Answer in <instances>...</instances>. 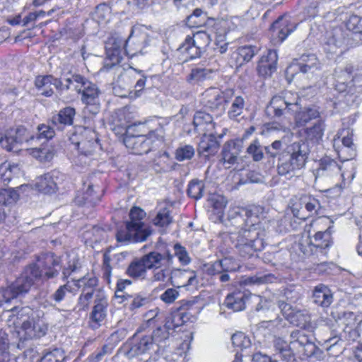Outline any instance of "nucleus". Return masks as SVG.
<instances>
[{
  "mask_svg": "<svg viewBox=\"0 0 362 362\" xmlns=\"http://www.w3.org/2000/svg\"><path fill=\"white\" fill-rule=\"evenodd\" d=\"M158 345L153 341L150 336L142 337L137 342L129 347L125 351L126 356L131 359L143 354H158Z\"/></svg>",
  "mask_w": 362,
  "mask_h": 362,
  "instance_id": "nucleus-17",
  "label": "nucleus"
},
{
  "mask_svg": "<svg viewBox=\"0 0 362 362\" xmlns=\"http://www.w3.org/2000/svg\"><path fill=\"white\" fill-rule=\"evenodd\" d=\"M312 298L315 304L322 308H328L334 300L332 291L327 286L322 284L315 286Z\"/></svg>",
  "mask_w": 362,
  "mask_h": 362,
  "instance_id": "nucleus-28",
  "label": "nucleus"
},
{
  "mask_svg": "<svg viewBox=\"0 0 362 362\" xmlns=\"http://www.w3.org/2000/svg\"><path fill=\"white\" fill-rule=\"evenodd\" d=\"M36 135H28L29 141H35L44 140L42 144H45L48 140L52 139L55 135L54 129L49 125L41 124L37 127Z\"/></svg>",
  "mask_w": 362,
  "mask_h": 362,
  "instance_id": "nucleus-40",
  "label": "nucleus"
},
{
  "mask_svg": "<svg viewBox=\"0 0 362 362\" xmlns=\"http://www.w3.org/2000/svg\"><path fill=\"white\" fill-rule=\"evenodd\" d=\"M317 59L313 54H303L298 59H295L287 68L286 74L294 75V72L300 71L303 74L317 69Z\"/></svg>",
  "mask_w": 362,
  "mask_h": 362,
  "instance_id": "nucleus-21",
  "label": "nucleus"
},
{
  "mask_svg": "<svg viewBox=\"0 0 362 362\" xmlns=\"http://www.w3.org/2000/svg\"><path fill=\"white\" fill-rule=\"evenodd\" d=\"M35 86L42 95L49 97L54 93L52 75L37 76Z\"/></svg>",
  "mask_w": 362,
  "mask_h": 362,
  "instance_id": "nucleus-37",
  "label": "nucleus"
},
{
  "mask_svg": "<svg viewBox=\"0 0 362 362\" xmlns=\"http://www.w3.org/2000/svg\"><path fill=\"white\" fill-rule=\"evenodd\" d=\"M13 288V287L11 284L7 288L0 289V305L8 303L11 300L19 297L15 289Z\"/></svg>",
  "mask_w": 362,
  "mask_h": 362,
  "instance_id": "nucleus-63",
  "label": "nucleus"
},
{
  "mask_svg": "<svg viewBox=\"0 0 362 362\" xmlns=\"http://www.w3.org/2000/svg\"><path fill=\"white\" fill-rule=\"evenodd\" d=\"M154 225L159 227H166L173 222V218L170 216V211L163 208L160 210L153 218Z\"/></svg>",
  "mask_w": 362,
  "mask_h": 362,
  "instance_id": "nucleus-52",
  "label": "nucleus"
},
{
  "mask_svg": "<svg viewBox=\"0 0 362 362\" xmlns=\"http://www.w3.org/2000/svg\"><path fill=\"white\" fill-rule=\"evenodd\" d=\"M344 317L346 320V329L347 330L344 331V337L348 341H354L359 337L358 331L355 328L356 325H359L361 322V320L358 322H356L357 316L353 312H344Z\"/></svg>",
  "mask_w": 362,
  "mask_h": 362,
  "instance_id": "nucleus-34",
  "label": "nucleus"
},
{
  "mask_svg": "<svg viewBox=\"0 0 362 362\" xmlns=\"http://www.w3.org/2000/svg\"><path fill=\"white\" fill-rule=\"evenodd\" d=\"M219 142L213 132L209 133V135L204 134L203 138L199 142L198 152L200 155L209 158L210 156H214L219 149Z\"/></svg>",
  "mask_w": 362,
  "mask_h": 362,
  "instance_id": "nucleus-29",
  "label": "nucleus"
},
{
  "mask_svg": "<svg viewBox=\"0 0 362 362\" xmlns=\"http://www.w3.org/2000/svg\"><path fill=\"white\" fill-rule=\"evenodd\" d=\"M342 30L339 28H334L330 31H327L325 37V44L327 47L325 49L329 52L334 53L337 49L344 43Z\"/></svg>",
  "mask_w": 362,
  "mask_h": 362,
  "instance_id": "nucleus-32",
  "label": "nucleus"
},
{
  "mask_svg": "<svg viewBox=\"0 0 362 362\" xmlns=\"http://www.w3.org/2000/svg\"><path fill=\"white\" fill-rule=\"evenodd\" d=\"M245 105L244 98L242 96H235L228 111L229 118L236 119L243 112Z\"/></svg>",
  "mask_w": 362,
  "mask_h": 362,
  "instance_id": "nucleus-49",
  "label": "nucleus"
},
{
  "mask_svg": "<svg viewBox=\"0 0 362 362\" xmlns=\"http://www.w3.org/2000/svg\"><path fill=\"white\" fill-rule=\"evenodd\" d=\"M246 153L255 162H259L264 158L263 146L258 139H255L250 144Z\"/></svg>",
  "mask_w": 362,
  "mask_h": 362,
  "instance_id": "nucleus-47",
  "label": "nucleus"
},
{
  "mask_svg": "<svg viewBox=\"0 0 362 362\" xmlns=\"http://www.w3.org/2000/svg\"><path fill=\"white\" fill-rule=\"evenodd\" d=\"M28 141V131L23 127H19L1 135L0 146L8 152H18L21 144Z\"/></svg>",
  "mask_w": 362,
  "mask_h": 362,
  "instance_id": "nucleus-12",
  "label": "nucleus"
},
{
  "mask_svg": "<svg viewBox=\"0 0 362 362\" xmlns=\"http://www.w3.org/2000/svg\"><path fill=\"white\" fill-rule=\"evenodd\" d=\"M301 99L297 94L286 93L284 95H275L266 108L268 115L281 119L287 115H294L296 125L305 127L313 119L322 118L320 107L315 105L302 108Z\"/></svg>",
  "mask_w": 362,
  "mask_h": 362,
  "instance_id": "nucleus-3",
  "label": "nucleus"
},
{
  "mask_svg": "<svg viewBox=\"0 0 362 362\" xmlns=\"http://www.w3.org/2000/svg\"><path fill=\"white\" fill-rule=\"evenodd\" d=\"M230 95V90L222 92L216 88H210L202 93L201 103L206 110L221 116L226 110V105L229 102Z\"/></svg>",
  "mask_w": 362,
  "mask_h": 362,
  "instance_id": "nucleus-8",
  "label": "nucleus"
},
{
  "mask_svg": "<svg viewBox=\"0 0 362 362\" xmlns=\"http://www.w3.org/2000/svg\"><path fill=\"white\" fill-rule=\"evenodd\" d=\"M149 336L152 337L153 341L158 345V354H162L165 350L166 346L165 341L168 339L170 332L161 328V327H158L154 329L152 334Z\"/></svg>",
  "mask_w": 362,
  "mask_h": 362,
  "instance_id": "nucleus-42",
  "label": "nucleus"
},
{
  "mask_svg": "<svg viewBox=\"0 0 362 362\" xmlns=\"http://www.w3.org/2000/svg\"><path fill=\"white\" fill-rule=\"evenodd\" d=\"M128 297H129V309L131 310H134L145 306L150 301V299L147 296L141 293L128 295Z\"/></svg>",
  "mask_w": 362,
  "mask_h": 362,
  "instance_id": "nucleus-56",
  "label": "nucleus"
},
{
  "mask_svg": "<svg viewBox=\"0 0 362 362\" xmlns=\"http://www.w3.org/2000/svg\"><path fill=\"white\" fill-rule=\"evenodd\" d=\"M247 298L248 295L245 291H236L226 296L224 305L235 312L241 311L245 308Z\"/></svg>",
  "mask_w": 362,
  "mask_h": 362,
  "instance_id": "nucleus-31",
  "label": "nucleus"
},
{
  "mask_svg": "<svg viewBox=\"0 0 362 362\" xmlns=\"http://www.w3.org/2000/svg\"><path fill=\"white\" fill-rule=\"evenodd\" d=\"M325 127V119H318L313 126L305 128V141L293 142L279 154L277 163L279 175L291 176L305 166L310 153L308 140L318 142L323 137Z\"/></svg>",
  "mask_w": 362,
  "mask_h": 362,
  "instance_id": "nucleus-2",
  "label": "nucleus"
},
{
  "mask_svg": "<svg viewBox=\"0 0 362 362\" xmlns=\"http://www.w3.org/2000/svg\"><path fill=\"white\" fill-rule=\"evenodd\" d=\"M341 168L336 160L325 156L319 160V167L315 170V177L331 175L339 173Z\"/></svg>",
  "mask_w": 362,
  "mask_h": 362,
  "instance_id": "nucleus-33",
  "label": "nucleus"
},
{
  "mask_svg": "<svg viewBox=\"0 0 362 362\" xmlns=\"http://www.w3.org/2000/svg\"><path fill=\"white\" fill-rule=\"evenodd\" d=\"M21 275L33 285L37 281L41 279L43 280L42 271L40 269L39 264L35 263L26 267Z\"/></svg>",
  "mask_w": 362,
  "mask_h": 362,
  "instance_id": "nucleus-44",
  "label": "nucleus"
},
{
  "mask_svg": "<svg viewBox=\"0 0 362 362\" xmlns=\"http://www.w3.org/2000/svg\"><path fill=\"white\" fill-rule=\"evenodd\" d=\"M132 127L127 129V134L123 141L127 148L137 155L146 154L151 151L157 150L163 144L164 131L163 127L158 124V127L149 130L147 134L130 135L129 131Z\"/></svg>",
  "mask_w": 362,
  "mask_h": 362,
  "instance_id": "nucleus-5",
  "label": "nucleus"
},
{
  "mask_svg": "<svg viewBox=\"0 0 362 362\" xmlns=\"http://www.w3.org/2000/svg\"><path fill=\"white\" fill-rule=\"evenodd\" d=\"M297 202L292 206L293 216L302 220L306 219L305 211L308 216L318 215L321 206L318 199L310 194H303L296 197Z\"/></svg>",
  "mask_w": 362,
  "mask_h": 362,
  "instance_id": "nucleus-11",
  "label": "nucleus"
},
{
  "mask_svg": "<svg viewBox=\"0 0 362 362\" xmlns=\"http://www.w3.org/2000/svg\"><path fill=\"white\" fill-rule=\"evenodd\" d=\"M174 255L170 254L168 251L165 252L163 254H160L158 252L153 251L140 257L146 270L160 268L161 261L165 259L170 265L173 264Z\"/></svg>",
  "mask_w": 362,
  "mask_h": 362,
  "instance_id": "nucleus-24",
  "label": "nucleus"
},
{
  "mask_svg": "<svg viewBox=\"0 0 362 362\" xmlns=\"http://www.w3.org/2000/svg\"><path fill=\"white\" fill-rule=\"evenodd\" d=\"M354 67L351 64H346L344 66H337L334 69V76L336 81L340 85L345 86L349 82L354 81V76H353ZM341 90H344L345 87L342 88H339Z\"/></svg>",
  "mask_w": 362,
  "mask_h": 362,
  "instance_id": "nucleus-36",
  "label": "nucleus"
},
{
  "mask_svg": "<svg viewBox=\"0 0 362 362\" xmlns=\"http://www.w3.org/2000/svg\"><path fill=\"white\" fill-rule=\"evenodd\" d=\"M193 125L198 132H202L204 134L211 133L214 129L215 123L211 114L206 111H197L193 118Z\"/></svg>",
  "mask_w": 362,
  "mask_h": 362,
  "instance_id": "nucleus-27",
  "label": "nucleus"
},
{
  "mask_svg": "<svg viewBox=\"0 0 362 362\" xmlns=\"http://www.w3.org/2000/svg\"><path fill=\"white\" fill-rule=\"evenodd\" d=\"M278 54L276 50L270 49L266 56L262 57L258 66L257 71L259 75L264 77L270 76L276 71Z\"/></svg>",
  "mask_w": 362,
  "mask_h": 362,
  "instance_id": "nucleus-26",
  "label": "nucleus"
},
{
  "mask_svg": "<svg viewBox=\"0 0 362 362\" xmlns=\"http://www.w3.org/2000/svg\"><path fill=\"white\" fill-rule=\"evenodd\" d=\"M76 114L74 107L67 106L62 108L52 117V124L58 130L63 131L66 127L73 125Z\"/></svg>",
  "mask_w": 362,
  "mask_h": 362,
  "instance_id": "nucleus-25",
  "label": "nucleus"
},
{
  "mask_svg": "<svg viewBox=\"0 0 362 362\" xmlns=\"http://www.w3.org/2000/svg\"><path fill=\"white\" fill-rule=\"evenodd\" d=\"M330 228L331 226H329L325 231L315 232L313 238L308 231L307 237L300 241L299 250L310 257L311 262L327 258L328 250L332 245Z\"/></svg>",
  "mask_w": 362,
  "mask_h": 362,
  "instance_id": "nucleus-6",
  "label": "nucleus"
},
{
  "mask_svg": "<svg viewBox=\"0 0 362 362\" xmlns=\"http://www.w3.org/2000/svg\"><path fill=\"white\" fill-rule=\"evenodd\" d=\"M148 37L146 33H139L134 35L132 32L129 37L125 40L124 52L130 57L138 54H144L143 49L148 45Z\"/></svg>",
  "mask_w": 362,
  "mask_h": 362,
  "instance_id": "nucleus-20",
  "label": "nucleus"
},
{
  "mask_svg": "<svg viewBox=\"0 0 362 362\" xmlns=\"http://www.w3.org/2000/svg\"><path fill=\"white\" fill-rule=\"evenodd\" d=\"M204 187L202 181L192 180L188 185L187 193L189 197L197 200L203 196Z\"/></svg>",
  "mask_w": 362,
  "mask_h": 362,
  "instance_id": "nucleus-51",
  "label": "nucleus"
},
{
  "mask_svg": "<svg viewBox=\"0 0 362 362\" xmlns=\"http://www.w3.org/2000/svg\"><path fill=\"white\" fill-rule=\"evenodd\" d=\"M145 215L144 211L139 207H133L129 212L130 221H127L129 223L132 224L133 226L140 230H150V228L146 226L141 221L142 218Z\"/></svg>",
  "mask_w": 362,
  "mask_h": 362,
  "instance_id": "nucleus-45",
  "label": "nucleus"
},
{
  "mask_svg": "<svg viewBox=\"0 0 362 362\" xmlns=\"http://www.w3.org/2000/svg\"><path fill=\"white\" fill-rule=\"evenodd\" d=\"M98 279L95 276H83V278L78 279L77 280H73L74 286L77 287L78 288H89L95 289L98 285Z\"/></svg>",
  "mask_w": 362,
  "mask_h": 362,
  "instance_id": "nucleus-64",
  "label": "nucleus"
},
{
  "mask_svg": "<svg viewBox=\"0 0 362 362\" xmlns=\"http://www.w3.org/2000/svg\"><path fill=\"white\" fill-rule=\"evenodd\" d=\"M194 148L191 145L181 146L175 151V158L178 161L190 160L194 156Z\"/></svg>",
  "mask_w": 362,
  "mask_h": 362,
  "instance_id": "nucleus-58",
  "label": "nucleus"
},
{
  "mask_svg": "<svg viewBox=\"0 0 362 362\" xmlns=\"http://www.w3.org/2000/svg\"><path fill=\"white\" fill-rule=\"evenodd\" d=\"M186 39L188 40L189 43L193 44L194 46H197L198 49L206 51V48L210 44L211 37L210 35L204 31H199L193 35L192 37L187 36Z\"/></svg>",
  "mask_w": 362,
  "mask_h": 362,
  "instance_id": "nucleus-43",
  "label": "nucleus"
},
{
  "mask_svg": "<svg viewBox=\"0 0 362 362\" xmlns=\"http://www.w3.org/2000/svg\"><path fill=\"white\" fill-rule=\"evenodd\" d=\"M257 52V49L255 46H243L238 48V55L239 59H242L240 64L250 62Z\"/></svg>",
  "mask_w": 362,
  "mask_h": 362,
  "instance_id": "nucleus-60",
  "label": "nucleus"
},
{
  "mask_svg": "<svg viewBox=\"0 0 362 362\" xmlns=\"http://www.w3.org/2000/svg\"><path fill=\"white\" fill-rule=\"evenodd\" d=\"M76 294V290L74 288V284L72 281H66V282L59 286L57 290L51 294L50 298L57 304H60L66 300L73 298Z\"/></svg>",
  "mask_w": 362,
  "mask_h": 362,
  "instance_id": "nucleus-30",
  "label": "nucleus"
},
{
  "mask_svg": "<svg viewBox=\"0 0 362 362\" xmlns=\"http://www.w3.org/2000/svg\"><path fill=\"white\" fill-rule=\"evenodd\" d=\"M81 93V101L85 104L84 113H89L92 115H97L100 110V103L99 96L100 90L98 86L86 79L83 82V86L80 88Z\"/></svg>",
  "mask_w": 362,
  "mask_h": 362,
  "instance_id": "nucleus-10",
  "label": "nucleus"
},
{
  "mask_svg": "<svg viewBox=\"0 0 362 362\" xmlns=\"http://www.w3.org/2000/svg\"><path fill=\"white\" fill-rule=\"evenodd\" d=\"M40 268L42 267L43 280L56 278L62 269L61 258L52 252L42 255L37 259Z\"/></svg>",
  "mask_w": 362,
  "mask_h": 362,
  "instance_id": "nucleus-14",
  "label": "nucleus"
},
{
  "mask_svg": "<svg viewBox=\"0 0 362 362\" xmlns=\"http://www.w3.org/2000/svg\"><path fill=\"white\" fill-rule=\"evenodd\" d=\"M168 280L170 284L177 288L197 285L198 284L196 273L191 269L173 268L170 272Z\"/></svg>",
  "mask_w": 362,
  "mask_h": 362,
  "instance_id": "nucleus-18",
  "label": "nucleus"
},
{
  "mask_svg": "<svg viewBox=\"0 0 362 362\" xmlns=\"http://www.w3.org/2000/svg\"><path fill=\"white\" fill-rule=\"evenodd\" d=\"M94 190H93V186L92 185H88V189L86 192L84 193L83 197H82V199H81L80 197L78 196L76 198V203L78 205H83V204H95L97 202L100 201L98 196H94L93 194Z\"/></svg>",
  "mask_w": 362,
  "mask_h": 362,
  "instance_id": "nucleus-53",
  "label": "nucleus"
},
{
  "mask_svg": "<svg viewBox=\"0 0 362 362\" xmlns=\"http://www.w3.org/2000/svg\"><path fill=\"white\" fill-rule=\"evenodd\" d=\"M206 13L200 8H196L193 13L187 17L186 24L191 28L199 27L205 23Z\"/></svg>",
  "mask_w": 362,
  "mask_h": 362,
  "instance_id": "nucleus-48",
  "label": "nucleus"
},
{
  "mask_svg": "<svg viewBox=\"0 0 362 362\" xmlns=\"http://www.w3.org/2000/svg\"><path fill=\"white\" fill-rule=\"evenodd\" d=\"M243 148V141L242 139H235L226 141L222 148L220 162L226 165V168H230L231 165L238 163V156Z\"/></svg>",
  "mask_w": 362,
  "mask_h": 362,
  "instance_id": "nucleus-16",
  "label": "nucleus"
},
{
  "mask_svg": "<svg viewBox=\"0 0 362 362\" xmlns=\"http://www.w3.org/2000/svg\"><path fill=\"white\" fill-rule=\"evenodd\" d=\"M13 315H16L18 319H31L34 320L35 318H40L44 316V313L42 310H34L28 306L18 308L17 306L11 309Z\"/></svg>",
  "mask_w": 362,
  "mask_h": 362,
  "instance_id": "nucleus-39",
  "label": "nucleus"
},
{
  "mask_svg": "<svg viewBox=\"0 0 362 362\" xmlns=\"http://www.w3.org/2000/svg\"><path fill=\"white\" fill-rule=\"evenodd\" d=\"M277 305L285 319L296 326L305 325L310 320L308 311L305 309H300L284 300H279Z\"/></svg>",
  "mask_w": 362,
  "mask_h": 362,
  "instance_id": "nucleus-13",
  "label": "nucleus"
},
{
  "mask_svg": "<svg viewBox=\"0 0 362 362\" xmlns=\"http://www.w3.org/2000/svg\"><path fill=\"white\" fill-rule=\"evenodd\" d=\"M69 140L85 156L92 154L98 144L95 132L81 126L74 128Z\"/></svg>",
  "mask_w": 362,
  "mask_h": 362,
  "instance_id": "nucleus-9",
  "label": "nucleus"
},
{
  "mask_svg": "<svg viewBox=\"0 0 362 362\" xmlns=\"http://www.w3.org/2000/svg\"><path fill=\"white\" fill-rule=\"evenodd\" d=\"M59 172L51 171L37 179L35 187L44 194H52L58 189Z\"/></svg>",
  "mask_w": 362,
  "mask_h": 362,
  "instance_id": "nucleus-22",
  "label": "nucleus"
},
{
  "mask_svg": "<svg viewBox=\"0 0 362 362\" xmlns=\"http://www.w3.org/2000/svg\"><path fill=\"white\" fill-rule=\"evenodd\" d=\"M151 230H140L127 222L121 226L117 231L118 243L127 244L130 242H143L151 235Z\"/></svg>",
  "mask_w": 362,
  "mask_h": 362,
  "instance_id": "nucleus-15",
  "label": "nucleus"
},
{
  "mask_svg": "<svg viewBox=\"0 0 362 362\" xmlns=\"http://www.w3.org/2000/svg\"><path fill=\"white\" fill-rule=\"evenodd\" d=\"M42 318L34 319L30 339L40 338L46 334L48 326Z\"/></svg>",
  "mask_w": 362,
  "mask_h": 362,
  "instance_id": "nucleus-55",
  "label": "nucleus"
},
{
  "mask_svg": "<svg viewBox=\"0 0 362 362\" xmlns=\"http://www.w3.org/2000/svg\"><path fill=\"white\" fill-rule=\"evenodd\" d=\"M126 274L134 279L145 278L146 270L140 258H136L132 261L127 268Z\"/></svg>",
  "mask_w": 362,
  "mask_h": 362,
  "instance_id": "nucleus-41",
  "label": "nucleus"
},
{
  "mask_svg": "<svg viewBox=\"0 0 362 362\" xmlns=\"http://www.w3.org/2000/svg\"><path fill=\"white\" fill-rule=\"evenodd\" d=\"M297 27V24L291 23L288 20L280 16L271 26L273 37L277 38L278 42H282Z\"/></svg>",
  "mask_w": 362,
  "mask_h": 362,
  "instance_id": "nucleus-23",
  "label": "nucleus"
},
{
  "mask_svg": "<svg viewBox=\"0 0 362 362\" xmlns=\"http://www.w3.org/2000/svg\"><path fill=\"white\" fill-rule=\"evenodd\" d=\"M66 257V263L62 266V279L64 281L67 280L73 273L77 272L81 267L78 255L69 254Z\"/></svg>",
  "mask_w": 362,
  "mask_h": 362,
  "instance_id": "nucleus-38",
  "label": "nucleus"
},
{
  "mask_svg": "<svg viewBox=\"0 0 362 362\" xmlns=\"http://www.w3.org/2000/svg\"><path fill=\"white\" fill-rule=\"evenodd\" d=\"M13 287V289H15L18 296H22L27 293L31 287L34 286L30 281L26 280L23 276H21L18 277L14 283L12 284Z\"/></svg>",
  "mask_w": 362,
  "mask_h": 362,
  "instance_id": "nucleus-57",
  "label": "nucleus"
},
{
  "mask_svg": "<svg viewBox=\"0 0 362 362\" xmlns=\"http://www.w3.org/2000/svg\"><path fill=\"white\" fill-rule=\"evenodd\" d=\"M180 49L182 52H186L191 59L200 57L202 53L204 52L203 50L198 49L197 46L189 43L187 39H185L184 43L180 47Z\"/></svg>",
  "mask_w": 362,
  "mask_h": 362,
  "instance_id": "nucleus-62",
  "label": "nucleus"
},
{
  "mask_svg": "<svg viewBox=\"0 0 362 362\" xmlns=\"http://www.w3.org/2000/svg\"><path fill=\"white\" fill-rule=\"evenodd\" d=\"M63 80L66 83L65 88L66 90L73 89L76 92L80 93V88L83 86L86 78L80 74H69Z\"/></svg>",
  "mask_w": 362,
  "mask_h": 362,
  "instance_id": "nucleus-46",
  "label": "nucleus"
},
{
  "mask_svg": "<svg viewBox=\"0 0 362 362\" xmlns=\"http://www.w3.org/2000/svg\"><path fill=\"white\" fill-rule=\"evenodd\" d=\"M243 211L245 228L229 233V238L240 256L250 258L264 247V230L269 228L270 220L260 206H253Z\"/></svg>",
  "mask_w": 362,
  "mask_h": 362,
  "instance_id": "nucleus-1",
  "label": "nucleus"
},
{
  "mask_svg": "<svg viewBox=\"0 0 362 362\" xmlns=\"http://www.w3.org/2000/svg\"><path fill=\"white\" fill-rule=\"evenodd\" d=\"M273 345L275 351L281 358L286 362H296L295 353H293L289 347V344L279 337H274Z\"/></svg>",
  "mask_w": 362,
  "mask_h": 362,
  "instance_id": "nucleus-35",
  "label": "nucleus"
},
{
  "mask_svg": "<svg viewBox=\"0 0 362 362\" xmlns=\"http://www.w3.org/2000/svg\"><path fill=\"white\" fill-rule=\"evenodd\" d=\"M210 73L211 71L209 69L194 68L192 69L191 73L187 77V81L191 84H197L204 81Z\"/></svg>",
  "mask_w": 362,
  "mask_h": 362,
  "instance_id": "nucleus-50",
  "label": "nucleus"
},
{
  "mask_svg": "<svg viewBox=\"0 0 362 362\" xmlns=\"http://www.w3.org/2000/svg\"><path fill=\"white\" fill-rule=\"evenodd\" d=\"M125 40L121 37H111L106 43L107 59L104 66L101 68L102 72H111L114 75V90L118 92L121 89L124 93H121L119 96H125L132 87L130 76L125 72L124 69L119 65L122 60V55L124 50Z\"/></svg>",
  "mask_w": 362,
  "mask_h": 362,
  "instance_id": "nucleus-4",
  "label": "nucleus"
},
{
  "mask_svg": "<svg viewBox=\"0 0 362 362\" xmlns=\"http://www.w3.org/2000/svg\"><path fill=\"white\" fill-rule=\"evenodd\" d=\"M289 347L292 352H303L308 358L323 360L324 352L317 346L312 337L307 335L304 330L294 329L290 333Z\"/></svg>",
  "mask_w": 362,
  "mask_h": 362,
  "instance_id": "nucleus-7",
  "label": "nucleus"
},
{
  "mask_svg": "<svg viewBox=\"0 0 362 362\" xmlns=\"http://www.w3.org/2000/svg\"><path fill=\"white\" fill-rule=\"evenodd\" d=\"M108 305L107 297L98 291L95 295V305L90 314V319L92 322V327L96 329L101 325L107 315V308Z\"/></svg>",
  "mask_w": 362,
  "mask_h": 362,
  "instance_id": "nucleus-19",
  "label": "nucleus"
},
{
  "mask_svg": "<svg viewBox=\"0 0 362 362\" xmlns=\"http://www.w3.org/2000/svg\"><path fill=\"white\" fill-rule=\"evenodd\" d=\"M66 356L64 350L56 348L45 354L42 357L40 362H64Z\"/></svg>",
  "mask_w": 362,
  "mask_h": 362,
  "instance_id": "nucleus-54",
  "label": "nucleus"
},
{
  "mask_svg": "<svg viewBox=\"0 0 362 362\" xmlns=\"http://www.w3.org/2000/svg\"><path fill=\"white\" fill-rule=\"evenodd\" d=\"M218 262L221 267L222 272H228L230 273H234L240 269L239 264L233 257H224L219 259Z\"/></svg>",
  "mask_w": 362,
  "mask_h": 362,
  "instance_id": "nucleus-61",
  "label": "nucleus"
},
{
  "mask_svg": "<svg viewBox=\"0 0 362 362\" xmlns=\"http://www.w3.org/2000/svg\"><path fill=\"white\" fill-rule=\"evenodd\" d=\"M276 278L274 274H257L252 276H249L246 279V283L249 284H269L274 282Z\"/></svg>",
  "mask_w": 362,
  "mask_h": 362,
  "instance_id": "nucleus-59",
  "label": "nucleus"
}]
</instances>
